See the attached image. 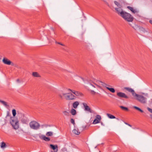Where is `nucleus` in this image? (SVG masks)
<instances>
[{
	"label": "nucleus",
	"instance_id": "nucleus-1",
	"mask_svg": "<svg viewBox=\"0 0 152 152\" xmlns=\"http://www.w3.org/2000/svg\"><path fill=\"white\" fill-rule=\"evenodd\" d=\"M148 97V94L147 93H143L142 94H136L134 96L136 100L143 104L146 103Z\"/></svg>",
	"mask_w": 152,
	"mask_h": 152
},
{
	"label": "nucleus",
	"instance_id": "nucleus-2",
	"mask_svg": "<svg viewBox=\"0 0 152 152\" xmlns=\"http://www.w3.org/2000/svg\"><path fill=\"white\" fill-rule=\"evenodd\" d=\"M59 96L61 99L64 98L67 100H73L75 99L76 96L71 93H65L63 91L59 94Z\"/></svg>",
	"mask_w": 152,
	"mask_h": 152
},
{
	"label": "nucleus",
	"instance_id": "nucleus-3",
	"mask_svg": "<svg viewBox=\"0 0 152 152\" xmlns=\"http://www.w3.org/2000/svg\"><path fill=\"white\" fill-rule=\"evenodd\" d=\"M19 120L18 118H12L10 119V124L12 126V128L17 130L19 128Z\"/></svg>",
	"mask_w": 152,
	"mask_h": 152
},
{
	"label": "nucleus",
	"instance_id": "nucleus-4",
	"mask_svg": "<svg viewBox=\"0 0 152 152\" xmlns=\"http://www.w3.org/2000/svg\"><path fill=\"white\" fill-rule=\"evenodd\" d=\"M121 14V16L126 21L132 22L133 21L134 18L129 13L124 12L123 13H122Z\"/></svg>",
	"mask_w": 152,
	"mask_h": 152
},
{
	"label": "nucleus",
	"instance_id": "nucleus-5",
	"mask_svg": "<svg viewBox=\"0 0 152 152\" xmlns=\"http://www.w3.org/2000/svg\"><path fill=\"white\" fill-rule=\"evenodd\" d=\"M29 126L32 129L37 130L39 129L40 127V124L37 122L33 121L29 123Z\"/></svg>",
	"mask_w": 152,
	"mask_h": 152
},
{
	"label": "nucleus",
	"instance_id": "nucleus-6",
	"mask_svg": "<svg viewBox=\"0 0 152 152\" xmlns=\"http://www.w3.org/2000/svg\"><path fill=\"white\" fill-rule=\"evenodd\" d=\"M102 118L99 115H97L96 116V118L92 124H96L100 123Z\"/></svg>",
	"mask_w": 152,
	"mask_h": 152
},
{
	"label": "nucleus",
	"instance_id": "nucleus-7",
	"mask_svg": "<svg viewBox=\"0 0 152 152\" xmlns=\"http://www.w3.org/2000/svg\"><path fill=\"white\" fill-rule=\"evenodd\" d=\"M94 84L98 87L100 88L101 86H102L104 87H105L106 84L103 82L99 80H96L95 83Z\"/></svg>",
	"mask_w": 152,
	"mask_h": 152
},
{
	"label": "nucleus",
	"instance_id": "nucleus-8",
	"mask_svg": "<svg viewBox=\"0 0 152 152\" xmlns=\"http://www.w3.org/2000/svg\"><path fill=\"white\" fill-rule=\"evenodd\" d=\"M84 108V110L86 111L89 112L91 113H92V110L90 107L87 105V104L85 103H83L82 104Z\"/></svg>",
	"mask_w": 152,
	"mask_h": 152
},
{
	"label": "nucleus",
	"instance_id": "nucleus-9",
	"mask_svg": "<svg viewBox=\"0 0 152 152\" xmlns=\"http://www.w3.org/2000/svg\"><path fill=\"white\" fill-rule=\"evenodd\" d=\"M38 136L39 138L46 141H49L50 140V138L49 137H46L45 135L39 134Z\"/></svg>",
	"mask_w": 152,
	"mask_h": 152
},
{
	"label": "nucleus",
	"instance_id": "nucleus-10",
	"mask_svg": "<svg viewBox=\"0 0 152 152\" xmlns=\"http://www.w3.org/2000/svg\"><path fill=\"white\" fill-rule=\"evenodd\" d=\"M50 148L53 149L54 151H51V152H57L58 151V146L57 145H54L52 144H50Z\"/></svg>",
	"mask_w": 152,
	"mask_h": 152
},
{
	"label": "nucleus",
	"instance_id": "nucleus-11",
	"mask_svg": "<svg viewBox=\"0 0 152 152\" xmlns=\"http://www.w3.org/2000/svg\"><path fill=\"white\" fill-rule=\"evenodd\" d=\"M117 95L120 97L125 99H128V97L125 93L121 92H118L117 93Z\"/></svg>",
	"mask_w": 152,
	"mask_h": 152
},
{
	"label": "nucleus",
	"instance_id": "nucleus-12",
	"mask_svg": "<svg viewBox=\"0 0 152 152\" xmlns=\"http://www.w3.org/2000/svg\"><path fill=\"white\" fill-rule=\"evenodd\" d=\"M125 89L129 92L131 93L132 96L134 97L135 95L136 94V93L135 92L134 90L131 88L128 87H126L125 88Z\"/></svg>",
	"mask_w": 152,
	"mask_h": 152
},
{
	"label": "nucleus",
	"instance_id": "nucleus-13",
	"mask_svg": "<svg viewBox=\"0 0 152 152\" xmlns=\"http://www.w3.org/2000/svg\"><path fill=\"white\" fill-rule=\"evenodd\" d=\"M11 112L12 115L10 117V119H12V118H18L16 117V115L17 114L16 110L14 109H13L12 110Z\"/></svg>",
	"mask_w": 152,
	"mask_h": 152
},
{
	"label": "nucleus",
	"instance_id": "nucleus-14",
	"mask_svg": "<svg viewBox=\"0 0 152 152\" xmlns=\"http://www.w3.org/2000/svg\"><path fill=\"white\" fill-rule=\"evenodd\" d=\"M92 87L95 88V87L94 85L92 84L91 83L89 84L88 85V89H89V90L91 91V93L93 95H94L96 93V92L92 90L91 89V88Z\"/></svg>",
	"mask_w": 152,
	"mask_h": 152
},
{
	"label": "nucleus",
	"instance_id": "nucleus-15",
	"mask_svg": "<svg viewBox=\"0 0 152 152\" xmlns=\"http://www.w3.org/2000/svg\"><path fill=\"white\" fill-rule=\"evenodd\" d=\"M32 76L34 77L40 78L41 77L40 74L38 72H32Z\"/></svg>",
	"mask_w": 152,
	"mask_h": 152
},
{
	"label": "nucleus",
	"instance_id": "nucleus-16",
	"mask_svg": "<svg viewBox=\"0 0 152 152\" xmlns=\"http://www.w3.org/2000/svg\"><path fill=\"white\" fill-rule=\"evenodd\" d=\"M68 91H71L73 94H74L76 96H81V94L80 93V92H79L78 91H76L71 90L70 89H68Z\"/></svg>",
	"mask_w": 152,
	"mask_h": 152
},
{
	"label": "nucleus",
	"instance_id": "nucleus-17",
	"mask_svg": "<svg viewBox=\"0 0 152 152\" xmlns=\"http://www.w3.org/2000/svg\"><path fill=\"white\" fill-rule=\"evenodd\" d=\"M121 6L120 7H119V8H115V10L117 12V13L119 14L121 16V15H122V13H123L124 12V11H123L122 10V9L121 8Z\"/></svg>",
	"mask_w": 152,
	"mask_h": 152
},
{
	"label": "nucleus",
	"instance_id": "nucleus-18",
	"mask_svg": "<svg viewBox=\"0 0 152 152\" xmlns=\"http://www.w3.org/2000/svg\"><path fill=\"white\" fill-rule=\"evenodd\" d=\"M127 8L131 11L133 13H137L138 12V11L136 9H134L133 8L129 7H127Z\"/></svg>",
	"mask_w": 152,
	"mask_h": 152
},
{
	"label": "nucleus",
	"instance_id": "nucleus-19",
	"mask_svg": "<svg viewBox=\"0 0 152 152\" xmlns=\"http://www.w3.org/2000/svg\"><path fill=\"white\" fill-rule=\"evenodd\" d=\"M79 104V102L78 101H75L72 104L73 107L75 109L77 108Z\"/></svg>",
	"mask_w": 152,
	"mask_h": 152
},
{
	"label": "nucleus",
	"instance_id": "nucleus-20",
	"mask_svg": "<svg viewBox=\"0 0 152 152\" xmlns=\"http://www.w3.org/2000/svg\"><path fill=\"white\" fill-rule=\"evenodd\" d=\"M72 132L73 133L77 135H79L80 133V132L79 131L78 129L77 128H75L73 130Z\"/></svg>",
	"mask_w": 152,
	"mask_h": 152
},
{
	"label": "nucleus",
	"instance_id": "nucleus-21",
	"mask_svg": "<svg viewBox=\"0 0 152 152\" xmlns=\"http://www.w3.org/2000/svg\"><path fill=\"white\" fill-rule=\"evenodd\" d=\"M2 61L5 64L10 65V61L8 60L5 58H4L3 59Z\"/></svg>",
	"mask_w": 152,
	"mask_h": 152
},
{
	"label": "nucleus",
	"instance_id": "nucleus-22",
	"mask_svg": "<svg viewBox=\"0 0 152 152\" xmlns=\"http://www.w3.org/2000/svg\"><path fill=\"white\" fill-rule=\"evenodd\" d=\"M70 113L73 115H75L76 114V110L74 109H71L70 111Z\"/></svg>",
	"mask_w": 152,
	"mask_h": 152
},
{
	"label": "nucleus",
	"instance_id": "nucleus-23",
	"mask_svg": "<svg viewBox=\"0 0 152 152\" xmlns=\"http://www.w3.org/2000/svg\"><path fill=\"white\" fill-rule=\"evenodd\" d=\"M0 103L6 107H7L8 106V105L7 104V103L4 101L0 100Z\"/></svg>",
	"mask_w": 152,
	"mask_h": 152
},
{
	"label": "nucleus",
	"instance_id": "nucleus-24",
	"mask_svg": "<svg viewBox=\"0 0 152 152\" xmlns=\"http://www.w3.org/2000/svg\"><path fill=\"white\" fill-rule=\"evenodd\" d=\"M107 89L109 90L110 91L112 92V93H114L115 91V90L114 88H109L107 87H106L105 86V87Z\"/></svg>",
	"mask_w": 152,
	"mask_h": 152
},
{
	"label": "nucleus",
	"instance_id": "nucleus-25",
	"mask_svg": "<svg viewBox=\"0 0 152 152\" xmlns=\"http://www.w3.org/2000/svg\"><path fill=\"white\" fill-rule=\"evenodd\" d=\"M64 115L66 116H68L69 115V113L66 110H64L63 112Z\"/></svg>",
	"mask_w": 152,
	"mask_h": 152
},
{
	"label": "nucleus",
	"instance_id": "nucleus-26",
	"mask_svg": "<svg viewBox=\"0 0 152 152\" xmlns=\"http://www.w3.org/2000/svg\"><path fill=\"white\" fill-rule=\"evenodd\" d=\"M133 108L135 109L136 110L140 112L141 113H143V111L140 108H139L137 107H136L135 106H133Z\"/></svg>",
	"mask_w": 152,
	"mask_h": 152
},
{
	"label": "nucleus",
	"instance_id": "nucleus-27",
	"mask_svg": "<svg viewBox=\"0 0 152 152\" xmlns=\"http://www.w3.org/2000/svg\"><path fill=\"white\" fill-rule=\"evenodd\" d=\"M0 146L2 148H4L6 147V145L4 142H1V143Z\"/></svg>",
	"mask_w": 152,
	"mask_h": 152
},
{
	"label": "nucleus",
	"instance_id": "nucleus-28",
	"mask_svg": "<svg viewBox=\"0 0 152 152\" xmlns=\"http://www.w3.org/2000/svg\"><path fill=\"white\" fill-rule=\"evenodd\" d=\"M107 116L110 118L114 119L115 118V116L109 114H107Z\"/></svg>",
	"mask_w": 152,
	"mask_h": 152
},
{
	"label": "nucleus",
	"instance_id": "nucleus-29",
	"mask_svg": "<svg viewBox=\"0 0 152 152\" xmlns=\"http://www.w3.org/2000/svg\"><path fill=\"white\" fill-rule=\"evenodd\" d=\"M46 135L48 136H51L53 135V133L51 132H48L46 133Z\"/></svg>",
	"mask_w": 152,
	"mask_h": 152
},
{
	"label": "nucleus",
	"instance_id": "nucleus-30",
	"mask_svg": "<svg viewBox=\"0 0 152 152\" xmlns=\"http://www.w3.org/2000/svg\"><path fill=\"white\" fill-rule=\"evenodd\" d=\"M120 107L122 110H125L126 111H128L129 110V109L128 108L124 107L123 106H120Z\"/></svg>",
	"mask_w": 152,
	"mask_h": 152
},
{
	"label": "nucleus",
	"instance_id": "nucleus-31",
	"mask_svg": "<svg viewBox=\"0 0 152 152\" xmlns=\"http://www.w3.org/2000/svg\"><path fill=\"white\" fill-rule=\"evenodd\" d=\"M114 3L118 7H121V5L119 4L118 2L116 1H114Z\"/></svg>",
	"mask_w": 152,
	"mask_h": 152
},
{
	"label": "nucleus",
	"instance_id": "nucleus-32",
	"mask_svg": "<svg viewBox=\"0 0 152 152\" xmlns=\"http://www.w3.org/2000/svg\"><path fill=\"white\" fill-rule=\"evenodd\" d=\"M10 65L14 66L16 67H17V65H16V64L14 63L13 62H11L10 61Z\"/></svg>",
	"mask_w": 152,
	"mask_h": 152
},
{
	"label": "nucleus",
	"instance_id": "nucleus-33",
	"mask_svg": "<svg viewBox=\"0 0 152 152\" xmlns=\"http://www.w3.org/2000/svg\"><path fill=\"white\" fill-rule=\"evenodd\" d=\"M70 121H71V123H72L73 125H75V121H74V120L73 119L71 118V119Z\"/></svg>",
	"mask_w": 152,
	"mask_h": 152
},
{
	"label": "nucleus",
	"instance_id": "nucleus-34",
	"mask_svg": "<svg viewBox=\"0 0 152 152\" xmlns=\"http://www.w3.org/2000/svg\"><path fill=\"white\" fill-rule=\"evenodd\" d=\"M16 82L18 83H20L21 82V81L19 79H17L16 80Z\"/></svg>",
	"mask_w": 152,
	"mask_h": 152
},
{
	"label": "nucleus",
	"instance_id": "nucleus-35",
	"mask_svg": "<svg viewBox=\"0 0 152 152\" xmlns=\"http://www.w3.org/2000/svg\"><path fill=\"white\" fill-rule=\"evenodd\" d=\"M57 44H60L62 46H64V45L62 43H61V42H57Z\"/></svg>",
	"mask_w": 152,
	"mask_h": 152
},
{
	"label": "nucleus",
	"instance_id": "nucleus-36",
	"mask_svg": "<svg viewBox=\"0 0 152 152\" xmlns=\"http://www.w3.org/2000/svg\"><path fill=\"white\" fill-rule=\"evenodd\" d=\"M149 102L151 103H152V97L149 100Z\"/></svg>",
	"mask_w": 152,
	"mask_h": 152
},
{
	"label": "nucleus",
	"instance_id": "nucleus-37",
	"mask_svg": "<svg viewBox=\"0 0 152 152\" xmlns=\"http://www.w3.org/2000/svg\"><path fill=\"white\" fill-rule=\"evenodd\" d=\"M125 124H126V125H128V126H130V127H132V126H131V125H130V124H128V123H125Z\"/></svg>",
	"mask_w": 152,
	"mask_h": 152
},
{
	"label": "nucleus",
	"instance_id": "nucleus-38",
	"mask_svg": "<svg viewBox=\"0 0 152 152\" xmlns=\"http://www.w3.org/2000/svg\"><path fill=\"white\" fill-rule=\"evenodd\" d=\"M9 112H8L7 113V116L6 118H7V116H9Z\"/></svg>",
	"mask_w": 152,
	"mask_h": 152
},
{
	"label": "nucleus",
	"instance_id": "nucleus-39",
	"mask_svg": "<svg viewBox=\"0 0 152 152\" xmlns=\"http://www.w3.org/2000/svg\"><path fill=\"white\" fill-rule=\"evenodd\" d=\"M149 22L151 24H152V20H149Z\"/></svg>",
	"mask_w": 152,
	"mask_h": 152
},
{
	"label": "nucleus",
	"instance_id": "nucleus-40",
	"mask_svg": "<svg viewBox=\"0 0 152 152\" xmlns=\"http://www.w3.org/2000/svg\"><path fill=\"white\" fill-rule=\"evenodd\" d=\"M101 124L102 125L104 126V124H103V123L102 122H101Z\"/></svg>",
	"mask_w": 152,
	"mask_h": 152
},
{
	"label": "nucleus",
	"instance_id": "nucleus-41",
	"mask_svg": "<svg viewBox=\"0 0 152 152\" xmlns=\"http://www.w3.org/2000/svg\"><path fill=\"white\" fill-rule=\"evenodd\" d=\"M85 32H84L83 33H82V35H83V34Z\"/></svg>",
	"mask_w": 152,
	"mask_h": 152
},
{
	"label": "nucleus",
	"instance_id": "nucleus-42",
	"mask_svg": "<svg viewBox=\"0 0 152 152\" xmlns=\"http://www.w3.org/2000/svg\"><path fill=\"white\" fill-rule=\"evenodd\" d=\"M57 42H57L56 41V43H57Z\"/></svg>",
	"mask_w": 152,
	"mask_h": 152
},
{
	"label": "nucleus",
	"instance_id": "nucleus-43",
	"mask_svg": "<svg viewBox=\"0 0 152 152\" xmlns=\"http://www.w3.org/2000/svg\"><path fill=\"white\" fill-rule=\"evenodd\" d=\"M130 25L131 26H132V25H131L130 24Z\"/></svg>",
	"mask_w": 152,
	"mask_h": 152
},
{
	"label": "nucleus",
	"instance_id": "nucleus-44",
	"mask_svg": "<svg viewBox=\"0 0 152 152\" xmlns=\"http://www.w3.org/2000/svg\"><path fill=\"white\" fill-rule=\"evenodd\" d=\"M99 152H101L100 151H99Z\"/></svg>",
	"mask_w": 152,
	"mask_h": 152
}]
</instances>
